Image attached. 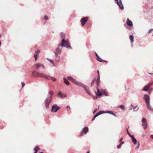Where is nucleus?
Wrapping results in <instances>:
<instances>
[{"instance_id": "f257e3e1", "label": "nucleus", "mask_w": 153, "mask_h": 153, "mask_svg": "<svg viewBox=\"0 0 153 153\" xmlns=\"http://www.w3.org/2000/svg\"><path fill=\"white\" fill-rule=\"evenodd\" d=\"M67 78L69 80L71 81L73 83L78 85L81 86L84 88L85 91L88 93V94L89 95L91 94V93L86 88V87H85V86L84 84L78 82L76 79H74L71 76H68L67 77Z\"/></svg>"}, {"instance_id": "f03ea898", "label": "nucleus", "mask_w": 153, "mask_h": 153, "mask_svg": "<svg viewBox=\"0 0 153 153\" xmlns=\"http://www.w3.org/2000/svg\"><path fill=\"white\" fill-rule=\"evenodd\" d=\"M53 94V92L52 91H50L48 93V97L46 98L45 101V107L46 108H49Z\"/></svg>"}, {"instance_id": "7ed1b4c3", "label": "nucleus", "mask_w": 153, "mask_h": 153, "mask_svg": "<svg viewBox=\"0 0 153 153\" xmlns=\"http://www.w3.org/2000/svg\"><path fill=\"white\" fill-rule=\"evenodd\" d=\"M32 74L33 76L35 77L39 76L42 77H44L45 78H48V77H49V76H47L46 75H44L42 73L35 71H33L32 72Z\"/></svg>"}, {"instance_id": "20e7f679", "label": "nucleus", "mask_w": 153, "mask_h": 153, "mask_svg": "<svg viewBox=\"0 0 153 153\" xmlns=\"http://www.w3.org/2000/svg\"><path fill=\"white\" fill-rule=\"evenodd\" d=\"M59 45H61L62 47L64 46L68 48H70V44L68 41H65L64 39H62V43Z\"/></svg>"}, {"instance_id": "39448f33", "label": "nucleus", "mask_w": 153, "mask_h": 153, "mask_svg": "<svg viewBox=\"0 0 153 153\" xmlns=\"http://www.w3.org/2000/svg\"><path fill=\"white\" fill-rule=\"evenodd\" d=\"M62 47L61 45H58L57 48L54 51V53L56 56H57L58 54H60L62 49Z\"/></svg>"}, {"instance_id": "423d86ee", "label": "nucleus", "mask_w": 153, "mask_h": 153, "mask_svg": "<svg viewBox=\"0 0 153 153\" xmlns=\"http://www.w3.org/2000/svg\"><path fill=\"white\" fill-rule=\"evenodd\" d=\"M115 1L120 9L122 10L123 9L124 7L121 0H115Z\"/></svg>"}, {"instance_id": "0eeeda50", "label": "nucleus", "mask_w": 153, "mask_h": 153, "mask_svg": "<svg viewBox=\"0 0 153 153\" xmlns=\"http://www.w3.org/2000/svg\"><path fill=\"white\" fill-rule=\"evenodd\" d=\"M142 125L144 129H146L147 127V121L146 118H143L142 120Z\"/></svg>"}, {"instance_id": "6e6552de", "label": "nucleus", "mask_w": 153, "mask_h": 153, "mask_svg": "<svg viewBox=\"0 0 153 153\" xmlns=\"http://www.w3.org/2000/svg\"><path fill=\"white\" fill-rule=\"evenodd\" d=\"M59 109L60 108L57 105H53L52 107L51 111L55 112Z\"/></svg>"}, {"instance_id": "1a4fd4ad", "label": "nucleus", "mask_w": 153, "mask_h": 153, "mask_svg": "<svg viewBox=\"0 0 153 153\" xmlns=\"http://www.w3.org/2000/svg\"><path fill=\"white\" fill-rule=\"evenodd\" d=\"M88 17H85L81 19V22L82 25L83 26L86 22L88 20Z\"/></svg>"}, {"instance_id": "9d476101", "label": "nucleus", "mask_w": 153, "mask_h": 153, "mask_svg": "<svg viewBox=\"0 0 153 153\" xmlns=\"http://www.w3.org/2000/svg\"><path fill=\"white\" fill-rule=\"evenodd\" d=\"M88 131V127H85L84 128L81 133L80 136H83L82 134L84 133L86 134L87 132Z\"/></svg>"}, {"instance_id": "9b49d317", "label": "nucleus", "mask_w": 153, "mask_h": 153, "mask_svg": "<svg viewBox=\"0 0 153 153\" xmlns=\"http://www.w3.org/2000/svg\"><path fill=\"white\" fill-rule=\"evenodd\" d=\"M151 85H152V84L149 83L148 85L146 86L142 90V91H147L149 88L150 86Z\"/></svg>"}, {"instance_id": "f8f14e48", "label": "nucleus", "mask_w": 153, "mask_h": 153, "mask_svg": "<svg viewBox=\"0 0 153 153\" xmlns=\"http://www.w3.org/2000/svg\"><path fill=\"white\" fill-rule=\"evenodd\" d=\"M144 99L145 100L146 103L149 102V97L147 94H145L144 95Z\"/></svg>"}, {"instance_id": "ddd939ff", "label": "nucleus", "mask_w": 153, "mask_h": 153, "mask_svg": "<svg viewBox=\"0 0 153 153\" xmlns=\"http://www.w3.org/2000/svg\"><path fill=\"white\" fill-rule=\"evenodd\" d=\"M102 92V95H104L105 96H108V93L107 92L106 90L101 89Z\"/></svg>"}, {"instance_id": "4468645a", "label": "nucleus", "mask_w": 153, "mask_h": 153, "mask_svg": "<svg viewBox=\"0 0 153 153\" xmlns=\"http://www.w3.org/2000/svg\"><path fill=\"white\" fill-rule=\"evenodd\" d=\"M40 52V51L39 50H36L35 52V53L34 54V57L35 59V60L36 61L38 58V56Z\"/></svg>"}, {"instance_id": "2eb2a0df", "label": "nucleus", "mask_w": 153, "mask_h": 153, "mask_svg": "<svg viewBox=\"0 0 153 153\" xmlns=\"http://www.w3.org/2000/svg\"><path fill=\"white\" fill-rule=\"evenodd\" d=\"M97 72L98 73V77L97 80V86H98L99 85V84L100 83V76L99 75V71L97 70Z\"/></svg>"}, {"instance_id": "dca6fc26", "label": "nucleus", "mask_w": 153, "mask_h": 153, "mask_svg": "<svg viewBox=\"0 0 153 153\" xmlns=\"http://www.w3.org/2000/svg\"><path fill=\"white\" fill-rule=\"evenodd\" d=\"M126 23L129 26H131L133 25L132 22L128 18L127 19Z\"/></svg>"}, {"instance_id": "f3484780", "label": "nucleus", "mask_w": 153, "mask_h": 153, "mask_svg": "<svg viewBox=\"0 0 153 153\" xmlns=\"http://www.w3.org/2000/svg\"><path fill=\"white\" fill-rule=\"evenodd\" d=\"M103 111H99L97 114H96L94 117L92 119V120L93 121L95 119L96 117H97L98 116H99L101 114H102V112Z\"/></svg>"}, {"instance_id": "a211bd4d", "label": "nucleus", "mask_w": 153, "mask_h": 153, "mask_svg": "<svg viewBox=\"0 0 153 153\" xmlns=\"http://www.w3.org/2000/svg\"><path fill=\"white\" fill-rule=\"evenodd\" d=\"M146 106L147 108L151 111H153V109L150 105V102L146 103Z\"/></svg>"}, {"instance_id": "6ab92c4d", "label": "nucleus", "mask_w": 153, "mask_h": 153, "mask_svg": "<svg viewBox=\"0 0 153 153\" xmlns=\"http://www.w3.org/2000/svg\"><path fill=\"white\" fill-rule=\"evenodd\" d=\"M97 91L96 92V94L97 96H98V97H100L101 95H102V92H101L99 89L98 88V87L97 88Z\"/></svg>"}, {"instance_id": "aec40b11", "label": "nucleus", "mask_w": 153, "mask_h": 153, "mask_svg": "<svg viewBox=\"0 0 153 153\" xmlns=\"http://www.w3.org/2000/svg\"><path fill=\"white\" fill-rule=\"evenodd\" d=\"M46 76H49V77H48V78H45V79H51L53 82L56 81V79L54 77H51L49 76L46 75Z\"/></svg>"}, {"instance_id": "412c9836", "label": "nucleus", "mask_w": 153, "mask_h": 153, "mask_svg": "<svg viewBox=\"0 0 153 153\" xmlns=\"http://www.w3.org/2000/svg\"><path fill=\"white\" fill-rule=\"evenodd\" d=\"M35 66L36 67L37 69L39 68L41 66L42 67L43 69H44V67L42 65H41L39 64H37L35 65Z\"/></svg>"}, {"instance_id": "4be33fe9", "label": "nucleus", "mask_w": 153, "mask_h": 153, "mask_svg": "<svg viewBox=\"0 0 153 153\" xmlns=\"http://www.w3.org/2000/svg\"><path fill=\"white\" fill-rule=\"evenodd\" d=\"M132 140V142H133L134 144V145H136L137 144V140L133 136H132L131 137Z\"/></svg>"}, {"instance_id": "5701e85b", "label": "nucleus", "mask_w": 153, "mask_h": 153, "mask_svg": "<svg viewBox=\"0 0 153 153\" xmlns=\"http://www.w3.org/2000/svg\"><path fill=\"white\" fill-rule=\"evenodd\" d=\"M96 56H97V59L100 62H103L104 61L101 58H100L99 56L97 55V54L96 53Z\"/></svg>"}, {"instance_id": "b1692460", "label": "nucleus", "mask_w": 153, "mask_h": 153, "mask_svg": "<svg viewBox=\"0 0 153 153\" xmlns=\"http://www.w3.org/2000/svg\"><path fill=\"white\" fill-rule=\"evenodd\" d=\"M129 39L131 40V43H133L134 42V36L132 35H130L129 36Z\"/></svg>"}, {"instance_id": "393cba45", "label": "nucleus", "mask_w": 153, "mask_h": 153, "mask_svg": "<svg viewBox=\"0 0 153 153\" xmlns=\"http://www.w3.org/2000/svg\"><path fill=\"white\" fill-rule=\"evenodd\" d=\"M64 82L67 85H68L69 84V82L68 81V80L65 78H64Z\"/></svg>"}, {"instance_id": "a878e982", "label": "nucleus", "mask_w": 153, "mask_h": 153, "mask_svg": "<svg viewBox=\"0 0 153 153\" xmlns=\"http://www.w3.org/2000/svg\"><path fill=\"white\" fill-rule=\"evenodd\" d=\"M97 80H96V78H94L93 80H92V82H91V86H92L94 84V82H95L96 81L97 82Z\"/></svg>"}, {"instance_id": "bb28decb", "label": "nucleus", "mask_w": 153, "mask_h": 153, "mask_svg": "<svg viewBox=\"0 0 153 153\" xmlns=\"http://www.w3.org/2000/svg\"><path fill=\"white\" fill-rule=\"evenodd\" d=\"M35 150V152L34 153H37V151L39 150V148L38 146H36L34 149Z\"/></svg>"}, {"instance_id": "cd10ccee", "label": "nucleus", "mask_w": 153, "mask_h": 153, "mask_svg": "<svg viewBox=\"0 0 153 153\" xmlns=\"http://www.w3.org/2000/svg\"><path fill=\"white\" fill-rule=\"evenodd\" d=\"M65 37V35L64 33H61V38L62 39H64Z\"/></svg>"}, {"instance_id": "c85d7f7f", "label": "nucleus", "mask_w": 153, "mask_h": 153, "mask_svg": "<svg viewBox=\"0 0 153 153\" xmlns=\"http://www.w3.org/2000/svg\"><path fill=\"white\" fill-rule=\"evenodd\" d=\"M56 56V61L57 62H59L60 59V57L59 56H58V55Z\"/></svg>"}, {"instance_id": "c756f323", "label": "nucleus", "mask_w": 153, "mask_h": 153, "mask_svg": "<svg viewBox=\"0 0 153 153\" xmlns=\"http://www.w3.org/2000/svg\"><path fill=\"white\" fill-rule=\"evenodd\" d=\"M47 60L49 61L50 62H51L53 65V66H54V65L53 64V60L50 59H49L47 58Z\"/></svg>"}, {"instance_id": "7c9ffc66", "label": "nucleus", "mask_w": 153, "mask_h": 153, "mask_svg": "<svg viewBox=\"0 0 153 153\" xmlns=\"http://www.w3.org/2000/svg\"><path fill=\"white\" fill-rule=\"evenodd\" d=\"M57 95L59 97H60L61 98L62 97V94L60 92L58 93L57 94Z\"/></svg>"}, {"instance_id": "2f4dec72", "label": "nucleus", "mask_w": 153, "mask_h": 153, "mask_svg": "<svg viewBox=\"0 0 153 153\" xmlns=\"http://www.w3.org/2000/svg\"><path fill=\"white\" fill-rule=\"evenodd\" d=\"M135 108V107H134V106L132 105H131L130 106V110H131L133 108V109H134Z\"/></svg>"}, {"instance_id": "473e14b6", "label": "nucleus", "mask_w": 153, "mask_h": 153, "mask_svg": "<svg viewBox=\"0 0 153 153\" xmlns=\"http://www.w3.org/2000/svg\"><path fill=\"white\" fill-rule=\"evenodd\" d=\"M119 107L120 108L122 109L123 110H124V107L123 105H120L119 106Z\"/></svg>"}, {"instance_id": "72a5a7b5", "label": "nucleus", "mask_w": 153, "mask_h": 153, "mask_svg": "<svg viewBox=\"0 0 153 153\" xmlns=\"http://www.w3.org/2000/svg\"><path fill=\"white\" fill-rule=\"evenodd\" d=\"M127 134L130 136L131 137L132 136L129 133V131L128 129H127Z\"/></svg>"}, {"instance_id": "f704fd0d", "label": "nucleus", "mask_w": 153, "mask_h": 153, "mask_svg": "<svg viewBox=\"0 0 153 153\" xmlns=\"http://www.w3.org/2000/svg\"><path fill=\"white\" fill-rule=\"evenodd\" d=\"M67 111H69V110H71V108L69 106H67Z\"/></svg>"}, {"instance_id": "c9c22d12", "label": "nucleus", "mask_w": 153, "mask_h": 153, "mask_svg": "<svg viewBox=\"0 0 153 153\" xmlns=\"http://www.w3.org/2000/svg\"><path fill=\"white\" fill-rule=\"evenodd\" d=\"M44 19L45 20H48V17L47 16H45L44 17Z\"/></svg>"}, {"instance_id": "e433bc0d", "label": "nucleus", "mask_w": 153, "mask_h": 153, "mask_svg": "<svg viewBox=\"0 0 153 153\" xmlns=\"http://www.w3.org/2000/svg\"><path fill=\"white\" fill-rule=\"evenodd\" d=\"M153 30V29H150L149 30V33H151L152 31V30Z\"/></svg>"}, {"instance_id": "4c0bfd02", "label": "nucleus", "mask_w": 153, "mask_h": 153, "mask_svg": "<svg viewBox=\"0 0 153 153\" xmlns=\"http://www.w3.org/2000/svg\"><path fill=\"white\" fill-rule=\"evenodd\" d=\"M108 113H110L111 114H112L113 115H114L116 117V116L113 113H112V112L111 111H108Z\"/></svg>"}, {"instance_id": "58836bf2", "label": "nucleus", "mask_w": 153, "mask_h": 153, "mask_svg": "<svg viewBox=\"0 0 153 153\" xmlns=\"http://www.w3.org/2000/svg\"><path fill=\"white\" fill-rule=\"evenodd\" d=\"M121 144H119V145L117 146V147L118 149H119L121 147Z\"/></svg>"}, {"instance_id": "ea45409f", "label": "nucleus", "mask_w": 153, "mask_h": 153, "mask_svg": "<svg viewBox=\"0 0 153 153\" xmlns=\"http://www.w3.org/2000/svg\"><path fill=\"white\" fill-rule=\"evenodd\" d=\"M22 88H23L25 86V84L24 83H23L22 82Z\"/></svg>"}, {"instance_id": "a19ab883", "label": "nucleus", "mask_w": 153, "mask_h": 153, "mask_svg": "<svg viewBox=\"0 0 153 153\" xmlns=\"http://www.w3.org/2000/svg\"><path fill=\"white\" fill-rule=\"evenodd\" d=\"M139 146H140L139 142H138V145H137V147L136 148H137V149L139 147Z\"/></svg>"}, {"instance_id": "79ce46f5", "label": "nucleus", "mask_w": 153, "mask_h": 153, "mask_svg": "<svg viewBox=\"0 0 153 153\" xmlns=\"http://www.w3.org/2000/svg\"><path fill=\"white\" fill-rule=\"evenodd\" d=\"M120 142V144H121V145H122L124 143L123 142V141H121V142Z\"/></svg>"}, {"instance_id": "37998d69", "label": "nucleus", "mask_w": 153, "mask_h": 153, "mask_svg": "<svg viewBox=\"0 0 153 153\" xmlns=\"http://www.w3.org/2000/svg\"><path fill=\"white\" fill-rule=\"evenodd\" d=\"M123 138H122H122L120 139V142H121V141H122V140H123Z\"/></svg>"}, {"instance_id": "c03bdc74", "label": "nucleus", "mask_w": 153, "mask_h": 153, "mask_svg": "<svg viewBox=\"0 0 153 153\" xmlns=\"http://www.w3.org/2000/svg\"><path fill=\"white\" fill-rule=\"evenodd\" d=\"M153 139V135H151L150 136Z\"/></svg>"}, {"instance_id": "a18cd8bd", "label": "nucleus", "mask_w": 153, "mask_h": 153, "mask_svg": "<svg viewBox=\"0 0 153 153\" xmlns=\"http://www.w3.org/2000/svg\"><path fill=\"white\" fill-rule=\"evenodd\" d=\"M149 74H153V73H149Z\"/></svg>"}, {"instance_id": "49530a36", "label": "nucleus", "mask_w": 153, "mask_h": 153, "mask_svg": "<svg viewBox=\"0 0 153 153\" xmlns=\"http://www.w3.org/2000/svg\"><path fill=\"white\" fill-rule=\"evenodd\" d=\"M96 111V110L94 111V113Z\"/></svg>"}, {"instance_id": "de8ad7c7", "label": "nucleus", "mask_w": 153, "mask_h": 153, "mask_svg": "<svg viewBox=\"0 0 153 153\" xmlns=\"http://www.w3.org/2000/svg\"><path fill=\"white\" fill-rule=\"evenodd\" d=\"M39 153H43V152H40Z\"/></svg>"}, {"instance_id": "09e8293b", "label": "nucleus", "mask_w": 153, "mask_h": 153, "mask_svg": "<svg viewBox=\"0 0 153 153\" xmlns=\"http://www.w3.org/2000/svg\"><path fill=\"white\" fill-rule=\"evenodd\" d=\"M87 153H90V152H88Z\"/></svg>"}, {"instance_id": "8fccbe9b", "label": "nucleus", "mask_w": 153, "mask_h": 153, "mask_svg": "<svg viewBox=\"0 0 153 153\" xmlns=\"http://www.w3.org/2000/svg\"><path fill=\"white\" fill-rule=\"evenodd\" d=\"M1 35H0V38H1Z\"/></svg>"}]
</instances>
